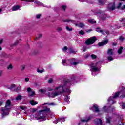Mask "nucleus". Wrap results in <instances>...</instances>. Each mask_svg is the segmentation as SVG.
<instances>
[{
  "instance_id": "24",
  "label": "nucleus",
  "mask_w": 125,
  "mask_h": 125,
  "mask_svg": "<svg viewBox=\"0 0 125 125\" xmlns=\"http://www.w3.org/2000/svg\"><path fill=\"white\" fill-rule=\"evenodd\" d=\"M2 57H4L5 58H7L9 57V56L6 54L5 53H3L1 55Z\"/></svg>"
},
{
  "instance_id": "1",
  "label": "nucleus",
  "mask_w": 125,
  "mask_h": 125,
  "mask_svg": "<svg viewBox=\"0 0 125 125\" xmlns=\"http://www.w3.org/2000/svg\"><path fill=\"white\" fill-rule=\"evenodd\" d=\"M76 79V77L75 76H72L71 79H67V81H66L64 82V84L63 85L59 86L58 87H56L55 88V92L53 93H48V96L49 97H52V98L55 97L56 96H58V95H60V94H62V93H64V92H66V91H68L69 89L67 88V87H66V85L69 83L70 84V83H72V82H74Z\"/></svg>"
},
{
  "instance_id": "49",
  "label": "nucleus",
  "mask_w": 125,
  "mask_h": 125,
  "mask_svg": "<svg viewBox=\"0 0 125 125\" xmlns=\"http://www.w3.org/2000/svg\"><path fill=\"white\" fill-rule=\"evenodd\" d=\"M20 109H21V110H26V106H20Z\"/></svg>"
},
{
  "instance_id": "59",
  "label": "nucleus",
  "mask_w": 125,
  "mask_h": 125,
  "mask_svg": "<svg viewBox=\"0 0 125 125\" xmlns=\"http://www.w3.org/2000/svg\"><path fill=\"white\" fill-rule=\"evenodd\" d=\"M58 122H59V120H57L54 121L53 123H54L55 124H57V123H58Z\"/></svg>"
},
{
  "instance_id": "56",
  "label": "nucleus",
  "mask_w": 125,
  "mask_h": 125,
  "mask_svg": "<svg viewBox=\"0 0 125 125\" xmlns=\"http://www.w3.org/2000/svg\"><path fill=\"white\" fill-rule=\"evenodd\" d=\"M106 108V106H104L103 108V111L104 112H107V110H105V108Z\"/></svg>"
},
{
  "instance_id": "11",
  "label": "nucleus",
  "mask_w": 125,
  "mask_h": 125,
  "mask_svg": "<svg viewBox=\"0 0 125 125\" xmlns=\"http://www.w3.org/2000/svg\"><path fill=\"white\" fill-rule=\"evenodd\" d=\"M95 125H102V120L100 119H96L94 120Z\"/></svg>"
},
{
  "instance_id": "17",
  "label": "nucleus",
  "mask_w": 125,
  "mask_h": 125,
  "mask_svg": "<svg viewBox=\"0 0 125 125\" xmlns=\"http://www.w3.org/2000/svg\"><path fill=\"white\" fill-rule=\"evenodd\" d=\"M68 50L69 51V53H76L77 52V51L75 50L72 47H70L68 49Z\"/></svg>"
},
{
  "instance_id": "40",
  "label": "nucleus",
  "mask_w": 125,
  "mask_h": 125,
  "mask_svg": "<svg viewBox=\"0 0 125 125\" xmlns=\"http://www.w3.org/2000/svg\"><path fill=\"white\" fill-rule=\"evenodd\" d=\"M91 57L93 59H96V58H97V56L94 54H92Z\"/></svg>"
},
{
  "instance_id": "10",
  "label": "nucleus",
  "mask_w": 125,
  "mask_h": 125,
  "mask_svg": "<svg viewBox=\"0 0 125 125\" xmlns=\"http://www.w3.org/2000/svg\"><path fill=\"white\" fill-rule=\"evenodd\" d=\"M108 40H105L104 41H103L102 42H99L98 43V45L99 46H103L104 45H106V44H107V43H108Z\"/></svg>"
},
{
  "instance_id": "16",
  "label": "nucleus",
  "mask_w": 125,
  "mask_h": 125,
  "mask_svg": "<svg viewBox=\"0 0 125 125\" xmlns=\"http://www.w3.org/2000/svg\"><path fill=\"white\" fill-rule=\"evenodd\" d=\"M19 8H20V7L18 5L13 6L12 8V11H15L16 10H18V9H19Z\"/></svg>"
},
{
  "instance_id": "19",
  "label": "nucleus",
  "mask_w": 125,
  "mask_h": 125,
  "mask_svg": "<svg viewBox=\"0 0 125 125\" xmlns=\"http://www.w3.org/2000/svg\"><path fill=\"white\" fill-rule=\"evenodd\" d=\"M75 26H76V27H80V28H83V27H84V24L81 22L79 23V24H75Z\"/></svg>"
},
{
  "instance_id": "30",
  "label": "nucleus",
  "mask_w": 125,
  "mask_h": 125,
  "mask_svg": "<svg viewBox=\"0 0 125 125\" xmlns=\"http://www.w3.org/2000/svg\"><path fill=\"white\" fill-rule=\"evenodd\" d=\"M90 119H91V118L90 117H89L87 119H83V120H81V122H85L86 123L88 122V121H89V120H90Z\"/></svg>"
},
{
  "instance_id": "18",
  "label": "nucleus",
  "mask_w": 125,
  "mask_h": 125,
  "mask_svg": "<svg viewBox=\"0 0 125 125\" xmlns=\"http://www.w3.org/2000/svg\"><path fill=\"white\" fill-rule=\"evenodd\" d=\"M30 103L32 106H35V105H37L38 104V102H36L34 100H31L30 101Z\"/></svg>"
},
{
  "instance_id": "33",
  "label": "nucleus",
  "mask_w": 125,
  "mask_h": 125,
  "mask_svg": "<svg viewBox=\"0 0 125 125\" xmlns=\"http://www.w3.org/2000/svg\"><path fill=\"white\" fill-rule=\"evenodd\" d=\"M62 50L63 52H67V50H68V47L67 46H64L62 49Z\"/></svg>"
},
{
  "instance_id": "45",
  "label": "nucleus",
  "mask_w": 125,
  "mask_h": 125,
  "mask_svg": "<svg viewBox=\"0 0 125 125\" xmlns=\"http://www.w3.org/2000/svg\"><path fill=\"white\" fill-rule=\"evenodd\" d=\"M119 40H120V41H121L122 42H123V41H124V40H125V38H124L123 36H120L119 38Z\"/></svg>"
},
{
  "instance_id": "7",
  "label": "nucleus",
  "mask_w": 125,
  "mask_h": 125,
  "mask_svg": "<svg viewBox=\"0 0 125 125\" xmlns=\"http://www.w3.org/2000/svg\"><path fill=\"white\" fill-rule=\"evenodd\" d=\"M97 40V39H96V37L93 36L86 40L85 41V43L86 44V45H91V44H93V43H94L95 41Z\"/></svg>"
},
{
  "instance_id": "20",
  "label": "nucleus",
  "mask_w": 125,
  "mask_h": 125,
  "mask_svg": "<svg viewBox=\"0 0 125 125\" xmlns=\"http://www.w3.org/2000/svg\"><path fill=\"white\" fill-rule=\"evenodd\" d=\"M36 4H38V5H41L42 6H44V4L40 1H36L34 2Z\"/></svg>"
},
{
  "instance_id": "51",
  "label": "nucleus",
  "mask_w": 125,
  "mask_h": 125,
  "mask_svg": "<svg viewBox=\"0 0 125 125\" xmlns=\"http://www.w3.org/2000/svg\"><path fill=\"white\" fill-rule=\"evenodd\" d=\"M37 72L39 73V74H42V73L43 72V70H40L39 69H37Z\"/></svg>"
},
{
  "instance_id": "47",
  "label": "nucleus",
  "mask_w": 125,
  "mask_h": 125,
  "mask_svg": "<svg viewBox=\"0 0 125 125\" xmlns=\"http://www.w3.org/2000/svg\"><path fill=\"white\" fill-rule=\"evenodd\" d=\"M121 106H122V109H125V103H122L121 104Z\"/></svg>"
},
{
  "instance_id": "39",
  "label": "nucleus",
  "mask_w": 125,
  "mask_h": 125,
  "mask_svg": "<svg viewBox=\"0 0 125 125\" xmlns=\"http://www.w3.org/2000/svg\"><path fill=\"white\" fill-rule=\"evenodd\" d=\"M66 29L67 30V31H68L69 32H71V31H72L73 30V28H69L68 26H66Z\"/></svg>"
},
{
  "instance_id": "12",
  "label": "nucleus",
  "mask_w": 125,
  "mask_h": 125,
  "mask_svg": "<svg viewBox=\"0 0 125 125\" xmlns=\"http://www.w3.org/2000/svg\"><path fill=\"white\" fill-rule=\"evenodd\" d=\"M63 22H72V23H73V24H76V21L75 20H71L69 19H63L62 20Z\"/></svg>"
},
{
  "instance_id": "31",
  "label": "nucleus",
  "mask_w": 125,
  "mask_h": 125,
  "mask_svg": "<svg viewBox=\"0 0 125 125\" xmlns=\"http://www.w3.org/2000/svg\"><path fill=\"white\" fill-rule=\"evenodd\" d=\"M42 37V34H39L36 37V40H39V39H41Z\"/></svg>"
},
{
  "instance_id": "5",
  "label": "nucleus",
  "mask_w": 125,
  "mask_h": 125,
  "mask_svg": "<svg viewBox=\"0 0 125 125\" xmlns=\"http://www.w3.org/2000/svg\"><path fill=\"white\" fill-rule=\"evenodd\" d=\"M62 63L64 66H68V65H74L76 66L79 64V62H76V59H72L71 60H62Z\"/></svg>"
},
{
  "instance_id": "50",
  "label": "nucleus",
  "mask_w": 125,
  "mask_h": 125,
  "mask_svg": "<svg viewBox=\"0 0 125 125\" xmlns=\"http://www.w3.org/2000/svg\"><path fill=\"white\" fill-rule=\"evenodd\" d=\"M79 34L80 35H83L84 34V31L81 30V31H79Z\"/></svg>"
},
{
  "instance_id": "58",
  "label": "nucleus",
  "mask_w": 125,
  "mask_h": 125,
  "mask_svg": "<svg viewBox=\"0 0 125 125\" xmlns=\"http://www.w3.org/2000/svg\"><path fill=\"white\" fill-rule=\"evenodd\" d=\"M36 111H37V109H36V108L32 109V113H35V112H36Z\"/></svg>"
},
{
  "instance_id": "62",
  "label": "nucleus",
  "mask_w": 125,
  "mask_h": 125,
  "mask_svg": "<svg viewBox=\"0 0 125 125\" xmlns=\"http://www.w3.org/2000/svg\"><path fill=\"white\" fill-rule=\"evenodd\" d=\"M3 42V39H1L0 40V44H1L2 43V42Z\"/></svg>"
},
{
  "instance_id": "25",
  "label": "nucleus",
  "mask_w": 125,
  "mask_h": 125,
  "mask_svg": "<svg viewBox=\"0 0 125 125\" xmlns=\"http://www.w3.org/2000/svg\"><path fill=\"white\" fill-rule=\"evenodd\" d=\"M123 52V47H120V48L118 49L117 52L118 54H121Z\"/></svg>"
},
{
  "instance_id": "52",
  "label": "nucleus",
  "mask_w": 125,
  "mask_h": 125,
  "mask_svg": "<svg viewBox=\"0 0 125 125\" xmlns=\"http://www.w3.org/2000/svg\"><path fill=\"white\" fill-rule=\"evenodd\" d=\"M27 92H31V91H32V89H31V88L28 87L27 88Z\"/></svg>"
},
{
  "instance_id": "63",
  "label": "nucleus",
  "mask_w": 125,
  "mask_h": 125,
  "mask_svg": "<svg viewBox=\"0 0 125 125\" xmlns=\"http://www.w3.org/2000/svg\"><path fill=\"white\" fill-rule=\"evenodd\" d=\"M3 62H4V61L2 59L0 60V63H3Z\"/></svg>"
},
{
  "instance_id": "32",
  "label": "nucleus",
  "mask_w": 125,
  "mask_h": 125,
  "mask_svg": "<svg viewBox=\"0 0 125 125\" xmlns=\"http://www.w3.org/2000/svg\"><path fill=\"white\" fill-rule=\"evenodd\" d=\"M16 85H15V84H12L9 87L8 89H12L13 88H14V87H16Z\"/></svg>"
},
{
  "instance_id": "29",
  "label": "nucleus",
  "mask_w": 125,
  "mask_h": 125,
  "mask_svg": "<svg viewBox=\"0 0 125 125\" xmlns=\"http://www.w3.org/2000/svg\"><path fill=\"white\" fill-rule=\"evenodd\" d=\"M47 104L48 105H51L53 106V105H55V104L54 103H44L43 104V105H47Z\"/></svg>"
},
{
  "instance_id": "23",
  "label": "nucleus",
  "mask_w": 125,
  "mask_h": 125,
  "mask_svg": "<svg viewBox=\"0 0 125 125\" xmlns=\"http://www.w3.org/2000/svg\"><path fill=\"white\" fill-rule=\"evenodd\" d=\"M121 23H123L124 27H125V18L121 19L119 20Z\"/></svg>"
},
{
  "instance_id": "42",
  "label": "nucleus",
  "mask_w": 125,
  "mask_h": 125,
  "mask_svg": "<svg viewBox=\"0 0 125 125\" xmlns=\"http://www.w3.org/2000/svg\"><path fill=\"white\" fill-rule=\"evenodd\" d=\"M41 16H42V15L41 14L36 15L37 19H40L41 18Z\"/></svg>"
},
{
  "instance_id": "44",
  "label": "nucleus",
  "mask_w": 125,
  "mask_h": 125,
  "mask_svg": "<svg viewBox=\"0 0 125 125\" xmlns=\"http://www.w3.org/2000/svg\"><path fill=\"white\" fill-rule=\"evenodd\" d=\"M107 59L108 60H109L110 61H112V60H114V58H113V57H111V56H108L107 57Z\"/></svg>"
},
{
  "instance_id": "38",
  "label": "nucleus",
  "mask_w": 125,
  "mask_h": 125,
  "mask_svg": "<svg viewBox=\"0 0 125 125\" xmlns=\"http://www.w3.org/2000/svg\"><path fill=\"white\" fill-rule=\"evenodd\" d=\"M122 3H119L118 4V5L117 6V9H121V8H122Z\"/></svg>"
},
{
  "instance_id": "55",
  "label": "nucleus",
  "mask_w": 125,
  "mask_h": 125,
  "mask_svg": "<svg viewBox=\"0 0 125 125\" xmlns=\"http://www.w3.org/2000/svg\"><path fill=\"white\" fill-rule=\"evenodd\" d=\"M24 81L25 82H28V81H30V79L29 78H25Z\"/></svg>"
},
{
  "instance_id": "15",
  "label": "nucleus",
  "mask_w": 125,
  "mask_h": 125,
  "mask_svg": "<svg viewBox=\"0 0 125 125\" xmlns=\"http://www.w3.org/2000/svg\"><path fill=\"white\" fill-rule=\"evenodd\" d=\"M96 32H98L99 33H102L103 35H105V32H104V31L101 30L100 28H97L96 29Z\"/></svg>"
},
{
  "instance_id": "22",
  "label": "nucleus",
  "mask_w": 125,
  "mask_h": 125,
  "mask_svg": "<svg viewBox=\"0 0 125 125\" xmlns=\"http://www.w3.org/2000/svg\"><path fill=\"white\" fill-rule=\"evenodd\" d=\"M56 30L59 33H61V32L63 31V28H62L61 27H58Z\"/></svg>"
},
{
  "instance_id": "3",
  "label": "nucleus",
  "mask_w": 125,
  "mask_h": 125,
  "mask_svg": "<svg viewBox=\"0 0 125 125\" xmlns=\"http://www.w3.org/2000/svg\"><path fill=\"white\" fill-rule=\"evenodd\" d=\"M44 110H40L37 115L38 119H42L43 121H45L46 120V116H47V113H50V109L47 108L46 106L43 107Z\"/></svg>"
},
{
  "instance_id": "28",
  "label": "nucleus",
  "mask_w": 125,
  "mask_h": 125,
  "mask_svg": "<svg viewBox=\"0 0 125 125\" xmlns=\"http://www.w3.org/2000/svg\"><path fill=\"white\" fill-rule=\"evenodd\" d=\"M22 96L19 95L17 97H16V100H21L22 99Z\"/></svg>"
},
{
  "instance_id": "48",
  "label": "nucleus",
  "mask_w": 125,
  "mask_h": 125,
  "mask_svg": "<svg viewBox=\"0 0 125 125\" xmlns=\"http://www.w3.org/2000/svg\"><path fill=\"white\" fill-rule=\"evenodd\" d=\"M25 68H26L25 65H23L21 66V71H24V70H25Z\"/></svg>"
},
{
  "instance_id": "4",
  "label": "nucleus",
  "mask_w": 125,
  "mask_h": 125,
  "mask_svg": "<svg viewBox=\"0 0 125 125\" xmlns=\"http://www.w3.org/2000/svg\"><path fill=\"white\" fill-rule=\"evenodd\" d=\"M120 94H122L121 95L122 97H125V87H122V89L121 92H117L115 95L113 97H110L108 98V102L109 104H114L115 103V101H114V99L115 98H117Z\"/></svg>"
},
{
  "instance_id": "61",
  "label": "nucleus",
  "mask_w": 125,
  "mask_h": 125,
  "mask_svg": "<svg viewBox=\"0 0 125 125\" xmlns=\"http://www.w3.org/2000/svg\"><path fill=\"white\" fill-rule=\"evenodd\" d=\"M65 101H66V102H67V103H68V104H69V103H70V101H69V100H64Z\"/></svg>"
},
{
  "instance_id": "26",
  "label": "nucleus",
  "mask_w": 125,
  "mask_h": 125,
  "mask_svg": "<svg viewBox=\"0 0 125 125\" xmlns=\"http://www.w3.org/2000/svg\"><path fill=\"white\" fill-rule=\"evenodd\" d=\"M21 90V86H18L16 89H14V91H16V92L20 91Z\"/></svg>"
},
{
  "instance_id": "64",
  "label": "nucleus",
  "mask_w": 125,
  "mask_h": 125,
  "mask_svg": "<svg viewBox=\"0 0 125 125\" xmlns=\"http://www.w3.org/2000/svg\"><path fill=\"white\" fill-rule=\"evenodd\" d=\"M3 104V102L2 101H0V106H1V105H2V104Z\"/></svg>"
},
{
  "instance_id": "53",
  "label": "nucleus",
  "mask_w": 125,
  "mask_h": 125,
  "mask_svg": "<svg viewBox=\"0 0 125 125\" xmlns=\"http://www.w3.org/2000/svg\"><path fill=\"white\" fill-rule=\"evenodd\" d=\"M39 91H40V92H41V93H44V92H45V90H44L43 89H40L39 90Z\"/></svg>"
},
{
  "instance_id": "54",
  "label": "nucleus",
  "mask_w": 125,
  "mask_h": 125,
  "mask_svg": "<svg viewBox=\"0 0 125 125\" xmlns=\"http://www.w3.org/2000/svg\"><path fill=\"white\" fill-rule=\"evenodd\" d=\"M69 99H70V96H66L65 97L64 100H69Z\"/></svg>"
},
{
  "instance_id": "34",
  "label": "nucleus",
  "mask_w": 125,
  "mask_h": 125,
  "mask_svg": "<svg viewBox=\"0 0 125 125\" xmlns=\"http://www.w3.org/2000/svg\"><path fill=\"white\" fill-rule=\"evenodd\" d=\"M98 3L100 5H103L104 3L103 2V0H98Z\"/></svg>"
},
{
  "instance_id": "57",
  "label": "nucleus",
  "mask_w": 125,
  "mask_h": 125,
  "mask_svg": "<svg viewBox=\"0 0 125 125\" xmlns=\"http://www.w3.org/2000/svg\"><path fill=\"white\" fill-rule=\"evenodd\" d=\"M85 58H88L89 57V54H86L84 56Z\"/></svg>"
},
{
  "instance_id": "13",
  "label": "nucleus",
  "mask_w": 125,
  "mask_h": 125,
  "mask_svg": "<svg viewBox=\"0 0 125 125\" xmlns=\"http://www.w3.org/2000/svg\"><path fill=\"white\" fill-rule=\"evenodd\" d=\"M114 49H109L107 51V54L108 55H110V56H112L113 54H114Z\"/></svg>"
},
{
  "instance_id": "46",
  "label": "nucleus",
  "mask_w": 125,
  "mask_h": 125,
  "mask_svg": "<svg viewBox=\"0 0 125 125\" xmlns=\"http://www.w3.org/2000/svg\"><path fill=\"white\" fill-rule=\"evenodd\" d=\"M20 42L18 40H17L15 43L13 44V45L14 46H15V45H17V44H18V43Z\"/></svg>"
},
{
  "instance_id": "37",
  "label": "nucleus",
  "mask_w": 125,
  "mask_h": 125,
  "mask_svg": "<svg viewBox=\"0 0 125 125\" xmlns=\"http://www.w3.org/2000/svg\"><path fill=\"white\" fill-rule=\"evenodd\" d=\"M88 48H89V47L87 48V47L84 46L83 47V52H85Z\"/></svg>"
},
{
  "instance_id": "21",
  "label": "nucleus",
  "mask_w": 125,
  "mask_h": 125,
  "mask_svg": "<svg viewBox=\"0 0 125 125\" xmlns=\"http://www.w3.org/2000/svg\"><path fill=\"white\" fill-rule=\"evenodd\" d=\"M7 69L9 71H11V70H12V69H13V66H12V64H10L9 65H8L7 67Z\"/></svg>"
},
{
  "instance_id": "6",
  "label": "nucleus",
  "mask_w": 125,
  "mask_h": 125,
  "mask_svg": "<svg viewBox=\"0 0 125 125\" xmlns=\"http://www.w3.org/2000/svg\"><path fill=\"white\" fill-rule=\"evenodd\" d=\"M94 13L101 20H105L107 18V15L104 11L97 10L94 12Z\"/></svg>"
},
{
  "instance_id": "9",
  "label": "nucleus",
  "mask_w": 125,
  "mask_h": 125,
  "mask_svg": "<svg viewBox=\"0 0 125 125\" xmlns=\"http://www.w3.org/2000/svg\"><path fill=\"white\" fill-rule=\"evenodd\" d=\"M115 6L114 3H111L108 4L107 6L108 10H115Z\"/></svg>"
},
{
  "instance_id": "41",
  "label": "nucleus",
  "mask_w": 125,
  "mask_h": 125,
  "mask_svg": "<svg viewBox=\"0 0 125 125\" xmlns=\"http://www.w3.org/2000/svg\"><path fill=\"white\" fill-rule=\"evenodd\" d=\"M53 82V79H52V78H50V79H49V80L48 81V83H52Z\"/></svg>"
},
{
  "instance_id": "14",
  "label": "nucleus",
  "mask_w": 125,
  "mask_h": 125,
  "mask_svg": "<svg viewBox=\"0 0 125 125\" xmlns=\"http://www.w3.org/2000/svg\"><path fill=\"white\" fill-rule=\"evenodd\" d=\"M94 109H95V112L96 113H98L99 112V108H98V105L97 104H94L93 106Z\"/></svg>"
},
{
  "instance_id": "36",
  "label": "nucleus",
  "mask_w": 125,
  "mask_h": 125,
  "mask_svg": "<svg viewBox=\"0 0 125 125\" xmlns=\"http://www.w3.org/2000/svg\"><path fill=\"white\" fill-rule=\"evenodd\" d=\"M35 95V91H31L29 93V96H34Z\"/></svg>"
},
{
  "instance_id": "8",
  "label": "nucleus",
  "mask_w": 125,
  "mask_h": 125,
  "mask_svg": "<svg viewBox=\"0 0 125 125\" xmlns=\"http://www.w3.org/2000/svg\"><path fill=\"white\" fill-rule=\"evenodd\" d=\"M98 63H96L95 65L92 64L91 65V71L92 72H97L99 71V68L97 66Z\"/></svg>"
},
{
  "instance_id": "43",
  "label": "nucleus",
  "mask_w": 125,
  "mask_h": 125,
  "mask_svg": "<svg viewBox=\"0 0 125 125\" xmlns=\"http://www.w3.org/2000/svg\"><path fill=\"white\" fill-rule=\"evenodd\" d=\"M66 7L65 5H62V9L65 11L66 10Z\"/></svg>"
},
{
  "instance_id": "27",
  "label": "nucleus",
  "mask_w": 125,
  "mask_h": 125,
  "mask_svg": "<svg viewBox=\"0 0 125 125\" xmlns=\"http://www.w3.org/2000/svg\"><path fill=\"white\" fill-rule=\"evenodd\" d=\"M88 22L91 23V24H94L96 23V21H94V20L90 19L88 20Z\"/></svg>"
},
{
  "instance_id": "35",
  "label": "nucleus",
  "mask_w": 125,
  "mask_h": 125,
  "mask_svg": "<svg viewBox=\"0 0 125 125\" xmlns=\"http://www.w3.org/2000/svg\"><path fill=\"white\" fill-rule=\"evenodd\" d=\"M59 121L60 122H65V117H63L60 118L59 119Z\"/></svg>"
},
{
  "instance_id": "60",
  "label": "nucleus",
  "mask_w": 125,
  "mask_h": 125,
  "mask_svg": "<svg viewBox=\"0 0 125 125\" xmlns=\"http://www.w3.org/2000/svg\"><path fill=\"white\" fill-rule=\"evenodd\" d=\"M110 122H111V120L109 119H106V123H110Z\"/></svg>"
},
{
  "instance_id": "2",
  "label": "nucleus",
  "mask_w": 125,
  "mask_h": 125,
  "mask_svg": "<svg viewBox=\"0 0 125 125\" xmlns=\"http://www.w3.org/2000/svg\"><path fill=\"white\" fill-rule=\"evenodd\" d=\"M11 105V102L10 100H8L6 101V104L5 107H2L0 108V114L2 113V119H3L5 116H8L9 115V112L10 111V106Z\"/></svg>"
}]
</instances>
